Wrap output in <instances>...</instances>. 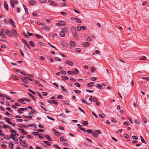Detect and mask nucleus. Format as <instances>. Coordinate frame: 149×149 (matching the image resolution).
Wrapping results in <instances>:
<instances>
[{
  "mask_svg": "<svg viewBox=\"0 0 149 149\" xmlns=\"http://www.w3.org/2000/svg\"><path fill=\"white\" fill-rule=\"evenodd\" d=\"M94 85V83L93 82H90L87 84V86L88 87H91Z\"/></svg>",
  "mask_w": 149,
  "mask_h": 149,
  "instance_id": "19",
  "label": "nucleus"
},
{
  "mask_svg": "<svg viewBox=\"0 0 149 149\" xmlns=\"http://www.w3.org/2000/svg\"><path fill=\"white\" fill-rule=\"evenodd\" d=\"M23 7H24V9L25 10L26 13V14H27L28 15L29 13H28V10L27 8L26 7L25 5H23Z\"/></svg>",
  "mask_w": 149,
  "mask_h": 149,
  "instance_id": "17",
  "label": "nucleus"
},
{
  "mask_svg": "<svg viewBox=\"0 0 149 149\" xmlns=\"http://www.w3.org/2000/svg\"><path fill=\"white\" fill-rule=\"evenodd\" d=\"M95 86L96 87H98V88L101 89L102 88V84H97L95 85Z\"/></svg>",
  "mask_w": 149,
  "mask_h": 149,
  "instance_id": "27",
  "label": "nucleus"
},
{
  "mask_svg": "<svg viewBox=\"0 0 149 149\" xmlns=\"http://www.w3.org/2000/svg\"><path fill=\"white\" fill-rule=\"evenodd\" d=\"M53 146L54 147H55L56 148L58 149H62L60 147H59L56 144H54L53 145Z\"/></svg>",
  "mask_w": 149,
  "mask_h": 149,
  "instance_id": "44",
  "label": "nucleus"
},
{
  "mask_svg": "<svg viewBox=\"0 0 149 149\" xmlns=\"http://www.w3.org/2000/svg\"><path fill=\"white\" fill-rule=\"evenodd\" d=\"M74 84L77 87H79L80 86V85L78 82H76Z\"/></svg>",
  "mask_w": 149,
  "mask_h": 149,
  "instance_id": "51",
  "label": "nucleus"
},
{
  "mask_svg": "<svg viewBox=\"0 0 149 149\" xmlns=\"http://www.w3.org/2000/svg\"><path fill=\"white\" fill-rule=\"evenodd\" d=\"M1 147L3 148H6V145L4 144H1Z\"/></svg>",
  "mask_w": 149,
  "mask_h": 149,
  "instance_id": "54",
  "label": "nucleus"
},
{
  "mask_svg": "<svg viewBox=\"0 0 149 149\" xmlns=\"http://www.w3.org/2000/svg\"><path fill=\"white\" fill-rule=\"evenodd\" d=\"M60 140L62 141H67V140L66 139H65L63 137H61L60 139Z\"/></svg>",
  "mask_w": 149,
  "mask_h": 149,
  "instance_id": "40",
  "label": "nucleus"
},
{
  "mask_svg": "<svg viewBox=\"0 0 149 149\" xmlns=\"http://www.w3.org/2000/svg\"><path fill=\"white\" fill-rule=\"evenodd\" d=\"M78 109H79V110L82 113H84L85 114V113L84 112V111L82 110V109H81L80 107H78Z\"/></svg>",
  "mask_w": 149,
  "mask_h": 149,
  "instance_id": "59",
  "label": "nucleus"
},
{
  "mask_svg": "<svg viewBox=\"0 0 149 149\" xmlns=\"http://www.w3.org/2000/svg\"><path fill=\"white\" fill-rule=\"evenodd\" d=\"M24 99H20L18 100V101L20 103H22L23 104H25V103H23L24 101Z\"/></svg>",
  "mask_w": 149,
  "mask_h": 149,
  "instance_id": "39",
  "label": "nucleus"
},
{
  "mask_svg": "<svg viewBox=\"0 0 149 149\" xmlns=\"http://www.w3.org/2000/svg\"><path fill=\"white\" fill-rule=\"evenodd\" d=\"M70 80L72 81L73 82H75L76 81V79L72 77H71L70 78Z\"/></svg>",
  "mask_w": 149,
  "mask_h": 149,
  "instance_id": "64",
  "label": "nucleus"
},
{
  "mask_svg": "<svg viewBox=\"0 0 149 149\" xmlns=\"http://www.w3.org/2000/svg\"><path fill=\"white\" fill-rule=\"evenodd\" d=\"M71 28L72 33L74 32H75V31H76L74 27L73 26H71Z\"/></svg>",
  "mask_w": 149,
  "mask_h": 149,
  "instance_id": "34",
  "label": "nucleus"
},
{
  "mask_svg": "<svg viewBox=\"0 0 149 149\" xmlns=\"http://www.w3.org/2000/svg\"><path fill=\"white\" fill-rule=\"evenodd\" d=\"M72 71L73 73L74 74H77L79 72L78 70L76 68H74V70L73 71Z\"/></svg>",
  "mask_w": 149,
  "mask_h": 149,
  "instance_id": "16",
  "label": "nucleus"
},
{
  "mask_svg": "<svg viewBox=\"0 0 149 149\" xmlns=\"http://www.w3.org/2000/svg\"><path fill=\"white\" fill-rule=\"evenodd\" d=\"M4 119L6 120V122L8 123V122H10L9 120H12L11 119L7 117H5Z\"/></svg>",
  "mask_w": 149,
  "mask_h": 149,
  "instance_id": "18",
  "label": "nucleus"
},
{
  "mask_svg": "<svg viewBox=\"0 0 149 149\" xmlns=\"http://www.w3.org/2000/svg\"><path fill=\"white\" fill-rule=\"evenodd\" d=\"M4 6L5 9L7 10H8V6L7 3L6 1H4Z\"/></svg>",
  "mask_w": 149,
  "mask_h": 149,
  "instance_id": "11",
  "label": "nucleus"
},
{
  "mask_svg": "<svg viewBox=\"0 0 149 149\" xmlns=\"http://www.w3.org/2000/svg\"><path fill=\"white\" fill-rule=\"evenodd\" d=\"M22 80L23 81V82L24 83H25L28 84V81L24 79H22Z\"/></svg>",
  "mask_w": 149,
  "mask_h": 149,
  "instance_id": "37",
  "label": "nucleus"
},
{
  "mask_svg": "<svg viewBox=\"0 0 149 149\" xmlns=\"http://www.w3.org/2000/svg\"><path fill=\"white\" fill-rule=\"evenodd\" d=\"M28 94L33 100H35V99L34 97L30 93H28Z\"/></svg>",
  "mask_w": 149,
  "mask_h": 149,
  "instance_id": "35",
  "label": "nucleus"
},
{
  "mask_svg": "<svg viewBox=\"0 0 149 149\" xmlns=\"http://www.w3.org/2000/svg\"><path fill=\"white\" fill-rule=\"evenodd\" d=\"M19 139L20 141V144H21V143H22L23 144H25L24 142V141H23L21 139L19 138Z\"/></svg>",
  "mask_w": 149,
  "mask_h": 149,
  "instance_id": "55",
  "label": "nucleus"
},
{
  "mask_svg": "<svg viewBox=\"0 0 149 149\" xmlns=\"http://www.w3.org/2000/svg\"><path fill=\"white\" fill-rule=\"evenodd\" d=\"M124 136L126 138H128L129 137L128 135L127 134H125L124 135Z\"/></svg>",
  "mask_w": 149,
  "mask_h": 149,
  "instance_id": "60",
  "label": "nucleus"
},
{
  "mask_svg": "<svg viewBox=\"0 0 149 149\" xmlns=\"http://www.w3.org/2000/svg\"><path fill=\"white\" fill-rule=\"evenodd\" d=\"M60 34L62 37H64L65 36V33L63 31H61L60 33Z\"/></svg>",
  "mask_w": 149,
  "mask_h": 149,
  "instance_id": "15",
  "label": "nucleus"
},
{
  "mask_svg": "<svg viewBox=\"0 0 149 149\" xmlns=\"http://www.w3.org/2000/svg\"><path fill=\"white\" fill-rule=\"evenodd\" d=\"M86 132H87L88 134L92 133L93 132V130H86Z\"/></svg>",
  "mask_w": 149,
  "mask_h": 149,
  "instance_id": "43",
  "label": "nucleus"
},
{
  "mask_svg": "<svg viewBox=\"0 0 149 149\" xmlns=\"http://www.w3.org/2000/svg\"><path fill=\"white\" fill-rule=\"evenodd\" d=\"M6 109L10 112L13 111L11 109L10 107H7L6 108Z\"/></svg>",
  "mask_w": 149,
  "mask_h": 149,
  "instance_id": "48",
  "label": "nucleus"
},
{
  "mask_svg": "<svg viewBox=\"0 0 149 149\" xmlns=\"http://www.w3.org/2000/svg\"><path fill=\"white\" fill-rule=\"evenodd\" d=\"M95 53L98 55L100 54V52L98 50H96L95 51Z\"/></svg>",
  "mask_w": 149,
  "mask_h": 149,
  "instance_id": "61",
  "label": "nucleus"
},
{
  "mask_svg": "<svg viewBox=\"0 0 149 149\" xmlns=\"http://www.w3.org/2000/svg\"><path fill=\"white\" fill-rule=\"evenodd\" d=\"M140 137L141 140L142 142L143 143L146 144V141H145L144 139H143V137L141 136H140Z\"/></svg>",
  "mask_w": 149,
  "mask_h": 149,
  "instance_id": "24",
  "label": "nucleus"
},
{
  "mask_svg": "<svg viewBox=\"0 0 149 149\" xmlns=\"http://www.w3.org/2000/svg\"><path fill=\"white\" fill-rule=\"evenodd\" d=\"M75 19L77 22L78 23H81V21L79 18H76Z\"/></svg>",
  "mask_w": 149,
  "mask_h": 149,
  "instance_id": "45",
  "label": "nucleus"
},
{
  "mask_svg": "<svg viewBox=\"0 0 149 149\" xmlns=\"http://www.w3.org/2000/svg\"><path fill=\"white\" fill-rule=\"evenodd\" d=\"M134 123L137 125L139 124L140 123V120L139 119L136 120L134 121Z\"/></svg>",
  "mask_w": 149,
  "mask_h": 149,
  "instance_id": "30",
  "label": "nucleus"
},
{
  "mask_svg": "<svg viewBox=\"0 0 149 149\" xmlns=\"http://www.w3.org/2000/svg\"><path fill=\"white\" fill-rule=\"evenodd\" d=\"M48 102L50 104H51V103L54 104L56 105H57L58 104V102L54 100H53L52 101H50V100H49L48 101Z\"/></svg>",
  "mask_w": 149,
  "mask_h": 149,
  "instance_id": "7",
  "label": "nucleus"
},
{
  "mask_svg": "<svg viewBox=\"0 0 149 149\" xmlns=\"http://www.w3.org/2000/svg\"><path fill=\"white\" fill-rule=\"evenodd\" d=\"M81 49L79 48H76L75 49V52H79L81 51Z\"/></svg>",
  "mask_w": 149,
  "mask_h": 149,
  "instance_id": "47",
  "label": "nucleus"
},
{
  "mask_svg": "<svg viewBox=\"0 0 149 149\" xmlns=\"http://www.w3.org/2000/svg\"><path fill=\"white\" fill-rule=\"evenodd\" d=\"M19 52H20V53L21 54V55L23 57L24 56V55L23 53V51L21 49H20Z\"/></svg>",
  "mask_w": 149,
  "mask_h": 149,
  "instance_id": "46",
  "label": "nucleus"
},
{
  "mask_svg": "<svg viewBox=\"0 0 149 149\" xmlns=\"http://www.w3.org/2000/svg\"><path fill=\"white\" fill-rule=\"evenodd\" d=\"M79 129L81 130L82 131H84V132H86V130L83 128H79Z\"/></svg>",
  "mask_w": 149,
  "mask_h": 149,
  "instance_id": "62",
  "label": "nucleus"
},
{
  "mask_svg": "<svg viewBox=\"0 0 149 149\" xmlns=\"http://www.w3.org/2000/svg\"><path fill=\"white\" fill-rule=\"evenodd\" d=\"M12 77L13 79H14L16 80H17L19 79L18 77L16 76L15 75H13L12 76Z\"/></svg>",
  "mask_w": 149,
  "mask_h": 149,
  "instance_id": "31",
  "label": "nucleus"
},
{
  "mask_svg": "<svg viewBox=\"0 0 149 149\" xmlns=\"http://www.w3.org/2000/svg\"><path fill=\"white\" fill-rule=\"evenodd\" d=\"M8 124H11L13 127H15V123H12L11 122H8Z\"/></svg>",
  "mask_w": 149,
  "mask_h": 149,
  "instance_id": "63",
  "label": "nucleus"
},
{
  "mask_svg": "<svg viewBox=\"0 0 149 149\" xmlns=\"http://www.w3.org/2000/svg\"><path fill=\"white\" fill-rule=\"evenodd\" d=\"M82 102L88 105H89L90 104H89L86 101H85L84 99L81 100Z\"/></svg>",
  "mask_w": 149,
  "mask_h": 149,
  "instance_id": "50",
  "label": "nucleus"
},
{
  "mask_svg": "<svg viewBox=\"0 0 149 149\" xmlns=\"http://www.w3.org/2000/svg\"><path fill=\"white\" fill-rule=\"evenodd\" d=\"M72 33L75 39L77 40L78 39V36L76 31H75V32H72Z\"/></svg>",
  "mask_w": 149,
  "mask_h": 149,
  "instance_id": "6",
  "label": "nucleus"
},
{
  "mask_svg": "<svg viewBox=\"0 0 149 149\" xmlns=\"http://www.w3.org/2000/svg\"><path fill=\"white\" fill-rule=\"evenodd\" d=\"M61 89L63 91L66 92V93H68V91L67 89H65L64 86L62 85L61 86Z\"/></svg>",
  "mask_w": 149,
  "mask_h": 149,
  "instance_id": "14",
  "label": "nucleus"
},
{
  "mask_svg": "<svg viewBox=\"0 0 149 149\" xmlns=\"http://www.w3.org/2000/svg\"><path fill=\"white\" fill-rule=\"evenodd\" d=\"M54 134L56 136H60V134L58 132H54Z\"/></svg>",
  "mask_w": 149,
  "mask_h": 149,
  "instance_id": "29",
  "label": "nucleus"
},
{
  "mask_svg": "<svg viewBox=\"0 0 149 149\" xmlns=\"http://www.w3.org/2000/svg\"><path fill=\"white\" fill-rule=\"evenodd\" d=\"M36 3V1H29V3L31 5L34 4Z\"/></svg>",
  "mask_w": 149,
  "mask_h": 149,
  "instance_id": "26",
  "label": "nucleus"
},
{
  "mask_svg": "<svg viewBox=\"0 0 149 149\" xmlns=\"http://www.w3.org/2000/svg\"><path fill=\"white\" fill-rule=\"evenodd\" d=\"M65 23L63 21H61L56 24V25L60 26L61 25H65Z\"/></svg>",
  "mask_w": 149,
  "mask_h": 149,
  "instance_id": "10",
  "label": "nucleus"
},
{
  "mask_svg": "<svg viewBox=\"0 0 149 149\" xmlns=\"http://www.w3.org/2000/svg\"><path fill=\"white\" fill-rule=\"evenodd\" d=\"M34 35L36 36V37L38 39H40V38H42V37L40 35H39L36 34H34Z\"/></svg>",
  "mask_w": 149,
  "mask_h": 149,
  "instance_id": "22",
  "label": "nucleus"
},
{
  "mask_svg": "<svg viewBox=\"0 0 149 149\" xmlns=\"http://www.w3.org/2000/svg\"><path fill=\"white\" fill-rule=\"evenodd\" d=\"M62 78L63 80H65L69 79L68 77L65 76L64 77H62Z\"/></svg>",
  "mask_w": 149,
  "mask_h": 149,
  "instance_id": "28",
  "label": "nucleus"
},
{
  "mask_svg": "<svg viewBox=\"0 0 149 149\" xmlns=\"http://www.w3.org/2000/svg\"><path fill=\"white\" fill-rule=\"evenodd\" d=\"M65 64H67L70 66H72L74 65L73 63L69 60H67L65 61Z\"/></svg>",
  "mask_w": 149,
  "mask_h": 149,
  "instance_id": "4",
  "label": "nucleus"
},
{
  "mask_svg": "<svg viewBox=\"0 0 149 149\" xmlns=\"http://www.w3.org/2000/svg\"><path fill=\"white\" fill-rule=\"evenodd\" d=\"M73 91H74L77 94H80L81 93V91L79 90H74Z\"/></svg>",
  "mask_w": 149,
  "mask_h": 149,
  "instance_id": "33",
  "label": "nucleus"
},
{
  "mask_svg": "<svg viewBox=\"0 0 149 149\" xmlns=\"http://www.w3.org/2000/svg\"><path fill=\"white\" fill-rule=\"evenodd\" d=\"M86 139L88 141L91 142V143H93V141L90 139L86 137Z\"/></svg>",
  "mask_w": 149,
  "mask_h": 149,
  "instance_id": "58",
  "label": "nucleus"
},
{
  "mask_svg": "<svg viewBox=\"0 0 149 149\" xmlns=\"http://www.w3.org/2000/svg\"><path fill=\"white\" fill-rule=\"evenodd\" d=\"M47 93L46 92H42V95L43 96H46L47 95Z\"/></svg>",
  "mask_w": 149,
  "mask_h": 149,
  "instance_id": "52",
  "label": "nucleus"
},
{
  "mask_svg": "<svg viewBox=\"0 0 149 149\" xmlns=\"http://www.w3.org/2000/svg\"><path fill=\"white\" fill-rule=\"evenodd\" d=\"M92 134L93 136L95 137H97L98 136V135L97 133L95 132H93Z\"/></svg>",
  "mask_w": 149,
  "mask_h": 149,
  "instance_id": "20",
  "label": "nucleus"
},
{
  "mask_svg": "<svg viewBox=\"0 0 149 149\" xmlns=\"http://www.w3.org/2000/svg\"><path fill=\"white\" fill-rule=\"evenodd\" d=\"M70 45L72 47H74L76 45V43L74 41H71L70 42Z\"/></svg>",
  "mask_w": 149,
  "mask_h": 149,
  "instance_id": "12",
  "label": "nucleus"
},
{
  "mask_svg": "<svg viewBox=\"0 0 149 149\" xmlns=\"http://www.w3.org/2000/svg\"><path fill=\"white\" fill-rule=\"evenodd\" d=\"M55 59L56 61H61V59L57 57H55Z\"/></svg>",
  "mask_w": 149,
  "mask_h": 149,
  "instance_id": "49",
  "label": "nucleus"
},
{
  "mask_svg": "<svg viewBox=\"0 0 149 149\" xmlns=\"http://www.w3.org/2000/svg\"><path fill=\"white\" fill-rule=\"evenodd\" d=\"M88 122L87 121H83L82 125L84 126H86L88 124Z\"/></svg>",
  "mask_w": 149,
  "mask_h": 149,
  "instance_id": "23",
  "label": "nucleus"
},
{
  "mask_svg": "<svg viewBox=\"0 0 149 149\" xmlns=\"http://www.w3.org/2000/svg\"><path fill=\"white\" fill-rule=\"evenodd\" d=\"M3 97H4L6 98V99L8 100H10L11 99V98H8V96H6L5 95H4V96H3Z\"/></svg>",
  "mask_w": 149,
  "mask_h": 149,
  "instance_id": "53",
  "label": "nucleus"
},
{
  "mask_svg": "<svg viewBox=\"0 0 149 149\" xmlns=\"http://www.w3.org/2000/svg\"><path fill=\"white\" fill-rule=\"evenodd\" d=\"M105 116V115L104 113H101L99 114V116L102 118H104Z\"/></svg>",
  "mask_w": 149,
  "mask_h": 149,
  "instance_id": "21",
  "label": "nucleus"
},
{
  "mask_svg": "<svg viewBox=\"0 0 149 149\" xmlns=\"http://www.w3.org/2000/svg\"><path fill=\"white\" fill-rule=\"evenodd\" d=\"M27 34L29 36H33V34L31 33H29V32H27Z\"/></svg>",
  "mask_w": 149,
  "mask_h": 149,
  "instance_id": "57",
  "label": "nucleus"
},
{
  "mask_svg": "<svg viewBox=\"0 0 149 149\" xmlns=\"http://www.w3.org/2000/svg\"><path fill=\"white\" fill-rule=\"evenodd\" d=\"M29 44H30V45L32 47H34L35 46H34V45H35L34 43L32 41H30Z\"/></svg>",
  "mask_w": 149,
  "mask_h": 149,
  "instance_id": "36",
  "label": "nucleus"
},
{
  "mask_svg": "<svg viewBox=\"0 0 149 149\" xmlns=\"http://www.w3.org/2000/svg\"><path fill=\"white\" fill-rule=\"evenodd\" d=\"M90 44V43L88 42H85L82 44V45L84 47H86L89 45Z\"/></svg>",
  "mask_w": 149,
  "mask_h": 149,
  "instance_id": "8",
  "label": "nucleus"
},
{
  "mask_svg": "<svg viewBox=\"0 0 149 149\" xmlns=\"http://www.w3.org/2000/svg\"><path fill=\"white\" fill-rule=\"evenodd\" d=\"M61 44L64 47H66L67 46V45L66 43L64 41L61 42Z\"/></svg>",
  "mask_w": 149,
  "mask_h": 149,
  "instance_id": "25",
  "label": "nucleus"
},
{
  "mask_svg": "<svg viewBox=\"0 0 149 149\" xmlns=\"http://www.w3.org/2000/svg\"><path fill=\"white\" fill-rule=\"evenodd\" d=\"M12 36H13L15 37L17 36V34L16 31L14 29H12L11 30Z\"/></svg>",
  "mask_w": 149,
  "mask_h": 149,
  "instance_id": "2",
  "label": "nucleus"
},
{
  "mask_svg": "<svg viewBox=\"0 0 149 149\" xmlns=\"http://www.w3.org/2000/svg\"><path fill=\"white\" fill-rule=\"evenodd\" d=\"M77 29L78 31H80L81 29V26H78L77 27Z\"/></svg>",
  "mask_w": 149,
  "mask_h": 149,
  "instance_id": "56",
  "label": "nucleus"
},
{
  "mask_svg": "<svg viewBox=\"0 0 149 149\" xmlns=\"http://www.w3.org/2000/svg\"><path fill=\"white\" fill-rule=\"evenodd\" d=\"M63 103H64L65 104H67L68 106H70V104L65 100H63Z\"/></svg>",
  "mask_w": 149,
  "mask_h": 149,
  "instance_id": "42",
  "label": "nucleus"
},
{
  "mask_svg": "<svg viewBox=\"0 0 149 149\" xmlns=\"http://www.w3.org/2000/svg\"><path fill=\"white\" fill-rule=\"evenodd\" d=\"M6 33L8 36H12L11 31H8L6 29Z\"/></svg>",
  "mask_w": 149,
  "mask_h": 149,
  "instance_id": "13",
  "label": "nucleus"
},
{
  "mask_svg": "<svg viewBox=\"0 0 149 149\" xmlns=\"http://www.w3.org/2000/svg\"><path fill=\"white\" fill-rule=\"evenodd\" d=\"M9 21L10 22L11 24L13 26L14 28L16 27V26H15V22L13 20L10 19H9Z\"/></svg>",
  "mask_w": 149,
  "mask_h": 149,
  "instance_id": "9",
  "label": "nucleus"
},
{
  "mask_svg": "<svg viewBox=\"0 0 149 149\" xmlns=\"http://www.w3.org/2000/svg\"><path fill=\"white\" fill-rule=\"evenodd\" d=\"M44 136L48 141H53L52 139L50 137V136L49 135L47 134H45L44 135Z\"/></svg>",
  "mask_w": 149,
  "mask_h": 149,
  "instance_id": "3",
  "label": "nucleus"
},
{
  "mask_svg": "<svg viewBox=\"0 0 149 149\" xmlns=\"http://www.w3.org/2000/svg\"><path fill=\"white\" fill-rule=\"evenodd\" d=\"M146 59V58L144 56H142L140 58V60H145Z\"/></svg>",
  "mask_w": 149,
  "mask_h": 149,
  "instance_id": "41",
  "label": "nucleus"
},
{
  "mask_svg": "<svg viewBox=\"0 0 149 149\" xmlns=\"http://www.w3.org/2000/svg\"><path fill=\"white\" fill-rule=\"evenodd\" d=\"M48 2L50 3V5L52 6H56L57 5L56 3H55V1H54L49 0L48 1Z\"/></svg>",
  "mask_w": 149,
  "mask_h": 149,
  "instance_id": "5",
  "label": "nucleus"
},
{
  "mask_svg": "<svg viewBox=\"0 0 149 149\" xmlns=\"http://www.w3.org/2000/svg\"><path fill=\"white\" fill-rule=\"evenodd\" d=\"M15 135H14L13 134V133H11L10 135V138H11L13 139L14 138V137H15Z\"/></svg>",
  "mask_w": 149,
  "mask_h": 149,
  "instance_id": "38",
  "label": "nucleus"
},
{
  "mask_svg": "<svg viewBox=\"0 0 149 149\" xmlns=\"http://www.w3.org/2000/svg\"><path fill=\"white\" fill-rule=\"evenodd\" d=\"M10 2L11 7L13 8L15 7V3L16 4L18 3V1L17 0H14V1L13 0H10Z\"/></svg>",
  "mask_w": 149,
  "mask_h": 149,
  "instance_id": "1",
  "label": "nucleus"
},
{
  "mask_svg": "<svg viewBox=\"0 0 149 149\" xmlns=\"http://www.w3.org/2000/svg\"><path fill=\"white\" fill-rule=\"evenodd\" d=\"M43 142L48 146H49L51 145L50 143L48 141H44Z\"/></svg>",
  "mask_w": 149,
  "mask_h": 149,
  "instance_id": "32",
  "label": "nucleus"
}]
</instances>
